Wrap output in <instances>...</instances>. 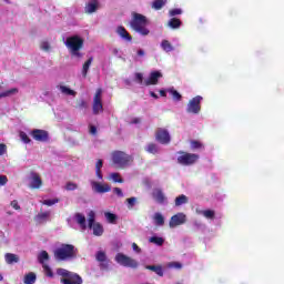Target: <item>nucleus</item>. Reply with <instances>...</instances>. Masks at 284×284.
<instances>
[{"label":"nucleus","mask_w":284,"mask_h":284,"mask_svg":"<svg viewBox=\"0 0 284 284\" xmlns=\"http://www.w3.org/2000/svg\"><path fill=\"white\" fill-rule=\"evenodd\" d=\"M63 43L65 48H68L71 57H74L75 59H82L83 53H81V50H83L85 41L81 36L73 34L68 37L67 39L63 38Z\"/></svg>","instance_id":"f257e3e1"},{"label":"nucleus","mask_w":284,"mask_h":284,"mask_svg":"<svg viewBox=\"0 0 284 284\" xmlns=\"http://www.w3.org/2000/svg\"><path fill=\"white\" fill-rule=\"evenodd\" d=\"M130 26L132 30H134L142 37H148V34H150V29H146L148 18L141 13H133Z\"/></svg>","instance_id":"f03ea898"},{"label":"nucleus","mask_w":284,"mask_h":284,"mask_svg":"<svg viewBox=\"0 0 284 284\" xmlns=\"http://www.w3.org/2000/svg\"><path fill=\"white\" fill-rule=\"evenodd\" d=\"M77 256L74 252V245L72 244H62L58 248L54 250V258L55 261H70Z\"/></svg>","instance_id":"7ed1b4c3"},{"label":"nucleus","mask_w":284,"mask_h":284,"mask_svg":"<svg viewBox=\"0 0 284 284\" xmlns=\"http://www.w3.org/2000/svg\"><path fill=\"white\" fill-rule=\"evenodd\" d=\"M133 158L132 155L123 152V151H115L112 153V162L116 165V168H128L132 163Z\"/></svg>","instance_id":"20e7f679"},{"label":"nucleus","mask_w":284,"mask_h":284,"mask_svg":"<svg viewBox=\"0 0 284 284\" xmlns=\"http://www.w3.org/2000/svg\"><path fill=\"white\" fill-rule=\"evenodd\" d=\"M58 276H63L64 278L61 280L63 284H82L83 280L77 273H72L65 268H58L57 270Z\"/></svg>","instance_id":"39448f33"},{"label":"nucleus","mask_w":284,"mask_h":284,"mask_svg":"<svg viewBox=\"0 0 284 284\" xmlns=\"http://www.w3.org/2000/svg\"><path fill=\"white\" fill-rule=\"evenodd\" d=\"M115 261L119 263V265H122L123 267H131L133 270H136V267H139V262H136V260L123 253H118L115 255Z\"/></svg>","instance_id":"423d86ee"},{"label":"nucleus","mask_w":284,"mask_h":284,"mask_svg":"<svg viewBox=\"0 0 284 284\" xmlns=\"http://www.w3.org/2000/svg\"><path fill=\"white\" fill-rule=\"evenodd\" d=\"M180 156H178V163L180 165H194L196 161H199L200 156L196 153H185V152H180Z\"/></svg>","instance_id":"0eeeda50"},{"label":"nucleus","mask_w":284,"mask_h":284,"mask_svg":"<svg viewBox=\"0 0 284 284\" xmlns=\"http://www.w3.org/2000/svg\"><path fill=\"white\" fill-rule=\"evenodd\" d=\"M95 213L94 211H90L88 213V225L90 230H93L94 236H103V225L94 222Z\"/></svg>","instance_id":"6e6552de"},{"label":"nucleus","mask_w":284,"mask_h":284,"mask_svg":"<svg viewBox=\"0 0 284 284\" xmlns=\"http://www.w3.org/2000/svg\"><path fill=\"white\" fill-rule=\"evenodd\" d=\"M89 183L92 192H94L95 194H105L112 191V186H110V184L108 183H102L95 180H90Z\"/></svg>","instance_id":"1a4fd4ad"},{"label":"nucleus","mask_w":284,"mask_h":284,"mask_svg":"<svg viewBox=\"0 0 284 284\" xmlns=\"http://www.w3.org/2000/svg\"><path fill=\"white\" fill-rule=\"evenodd\" d=\"M201 101H203L201 95L191 99L186 105V112L189 114H199L201 112Z\"/></svg>","instance_id":"9d476101"},{"label":"nucleus","mask_w":284,"mask_h":284,"mask_svg":"<svg viewBox=\"0 0 284 284\" xmlns=\"http://www.w3.org/2000/svg\"><path fill=\"white\" fill-rule=\"evenodd\" d=\"M102 94L103 90L98 89L93 98V114H100V112H103V102L101 100Z\"/></svg>","instance_id":"9b49d317"},{"label":"nucleus","mask_w":284,"mask_h":284,"mask_svg":"<svg viewBox=\"0 0 284 284\" xmlns=\"http://www.w3.org/2000/svg\"><path fill=\"white\" fill-rule=\"evenodd\" d=\"M43 185V180L37 172H31L29 175V187L31 190H39Z\"/></svg>","instance_id":"f8f14e48"},{"label":"nucleus","mask_w":284,"mask_h":284,"mask_svg":"<svg viewBox=\"0 0 284 284\" xmlns=\"http://www.w3.org/2000/svg\"><path fill=\"white\" fill-rule=\"evenodd\" d=\"M155 139L162 145H168L172 141L170 132L165 129H159L155 133Z\"/></svg>","instance_id":"ddd939ff"},{"label":"nucleus","mask_w":284,"mask_h":284,"mask_svg":"<svg viewBox=\"0 0 284 284\" xmlns=\"http://www.w3.org/2000/svg\"><path fill=\"white\" fill-rule=\"evenodd\" d=\"M187 222V216L184 213H178L173 215L169 222L170 227H179Z\"/></svg>","instance_id":"4468645a"},{"label":"nucleus","mask_w":284,"mask_h":284,"mask_svg":"<svg viewBox=\"0 0 284 284\" xmlns=\"http://www.w3.org/2000/svg\"><path fill=\"white\" fill-rule=\"evenodd\" d=\"M30 135L34 141H38L40 143H45L49 139L48 131L41 130V129H34L30 132Z\"/></svg>","instance_id":"2eb2a0df"},{"label":"nucleus","mask_w":284,"mask_h":284,"mask_svg":"<svg viewBox=\"0 0 284 284\" xmlns=\"http://www.w3.org/2000/svg\"><path fill=\"white\" fill-rule=\"evenodd\" d=\"M159 79H163V73L161 71H152L149 78L144 80V85H158Z\"/></svg>","instance_id":"dca6fc26"},{"label":"nucleus","mask_w":284,"mask_h":284,"mask_svg":"<svg viewBox=\"0 0 284 284\" xmlns=\"http://www.w3.org/2000/svg\"><path fill=\"white\" fill-rule=\"evenodd\" d=\"M98 10H101V1L99 0H89L84 7L87 14H94Z\"/></svg>","instance_id":"f3484780"},{"label":"nucleus","mask_w":284,"mask_h":284,"mask_svg":"<svg viewBox=\"0 0 284 284\" xmlns=\"http://www.w3.org/2000/svg\"><path fill=\"white\" fill-rule=\"evenodd\" d=\"M95 258L100 263V267H102V270H106L109 261H108V255H105V252L99 251L95 254Z\"/></svg>","instance_id":"a211bd4d"},{"label":"nucleus","mask_w":284,"mask_h":284,"mask_svg":"<svg viewBox=\"0 0 284 284\" xmlns=\"http://www.w3.org/2000/svg\"><path fill=\"white\" fill-rule=\"evenodd\" d=\"M73 221H75V223H78V225L81 227L82 232H85V230H88L85 215H83L81 213H75L73 216Z\"/></svg>","instance_id":"6ab92c4d"},{"label":"nucleus","mask_w":284,"mask_h":284,"mask_svg":"<svg viewBox=\"0 0 284 284\" xmlns=\"http://www.w3.org/2000/svg\"><path fill=\"white\" fill-rule=\"evenodd\" d=\"M0 90H3V87H1V84H0ZM17 94H19V89L12 88V89L0 92V99H8L10 97H17Z\"/></svg>","instance_id":"aec40b11"},{"label":"nucleus","mask_w":284,"mask_h":284,"mask_svg":"<svg viewBox=\"0 0 284 284\" xmlns=\"http://www.w3.org/2000/svg\"><path fill=\"white\" fill-rule=\"evenodd\" d=\"M34 221L39 223V225L48 223V221H50V211L39 213L36 215Z\"/></svg>","instance_id":"412c9836"},{"label":"nucleus","mask_w":284,"mask_h":284,"mask_svg":"<svg viewBox=\"0 0 284 284\" xmlns=\"http://www.w3.org/2000/svg\"><path fill=\"white\" fill-rule=\"evenodd\" d=\"M195 214L200 216H204L205 219H214V211L213 210H203L201 207L195 209Z\"/></svg>","instance_id":"4be33fe9"},{"label":"nucleus","mask_w":284,"mask_h":284,"mask_svg":"<svg viewBox=\"0 0 284 284\" xmlns=\"http://www.w3.org/2000/svg\"><path fill=\"white\" fill-rule=\"evenodd\" d=\"M58 90L61 94H64V97H77V91L70 89V87L59 85Z\"/></svg>","instance_id":"5701e85b"},{"label":"nucleus","mask_w":284,"mask_h":284,"mask_svg":"<svg viewBox=\"0 0 284 284\" xmlns=\"http://www.w3.org/2000/svg\"><path fill=\"white\" fill-rule=\"evenodd\" d=\"M116 34L121 37L124 41H132V36L123 27H118Z\"/></svg>","instance_id":"b1692460"},{"label":"nucleus","mask_w":284,"mask_h":284,"mask_svg":"<svg viewBox=\"0 0 284 284\" xmlns=\"http://www.w3.org/2000/svg\"><path fill=\"white\" fill-rule=\"evenodd\" d=\"M144 150L149 154H159L161 152V148L155 143H149Z\"/></svg>","instance_id":"393cba45"},{"label":"nucleus","mask_w":284,"mask_h":284,"mask_svg":"<svg viewBox=\"0 0 284 284\" xmlns=\"http://www.w3.org/2000/svg\"><path fill=\"white\" fill-rule=\"evenodd\" d=\"M4 261L8 263V265H12L14 263H19V255L14 253H7L4 255Z\"/></svg>","instance_id":"a878e982"},{"label":"nucleus","mask_w":284,"mask_h":284,"mask_svg":"<svg viewBox=\"0 0 284 284\" xmlns=\"http://www.w3.org/2000/svg\"><path fill=\"white\" fill-rule=\"evenodd\" d=\"M103 168V160H98L95 163V176L99 181H103V172L101 171Z\"/></svg>","instance_id":"bb28decb"},{"label":"nucleus","mask_w":284,"mask_h":284,"mask_svg":"<svg viewBox=\"0 0 284 284\" xmlns=\"http://www.w3.org/2000/svg\"><path fill=\"white\" fill-rule=\"evenodd\" d=\"M153 199H155L158 203H163L165 201V194H163V191H161V189H155L153 191Z\"/></svg>","instance_id":"cd10ccee"},{"label":"nucleus","mask_w":284,"mask_h":284,"mask_svg":"<svg viewBox=\"0 0 284 284\" xmlns=\"http://www.w3.org/2000/svg\"><path fill=\"white\" fill-rule=\"evenodd\" d=\"M189 202H190V199L185 194H182V195L175 197V206L176 207H181V205H185Z\"/></svg>","instance_id":"c85d7f7f"},{"label":"nucleus","mask_w":284,"mask_h":284,"mask_svg":"<svg viewBox=\"0 0 284 284\" xmlns=\"http://www.w3.org/2000/svg\"><path fill=\"white\" fill-rule=\"evenodd\" d=\"M153 221L159 227L165 225V217H163V214L161 213H154Z\"/></svg>","instance_id":"c756f323"},{"label":"nucleus","mask_w":284,"mask_h":284,"mask_svg":"<svg viewBox=\"0 0 284 284\" xmlns=\"http://www.w3.org/2000/svg\"><path fill=\"white\" fill-rule=\"evenodd\" d=\"M160 48H162L164 52H174V47L168 40H162Z\"/></svg>","instance_id":"7c9ffc66"},{"label":"nucleus","mask_w":284,"mask_h":284,"mask_svg":"<svg viewBox=\"0 0 284 284\" xmlns=\"http://www.w3.org/2000/svg\"><path fill=\"white\" fill-rule=\"evenodd\" d=\"M23 283H24V284H34V283H37V274H34L33 272L28 273V274L24 276Z\"/></svg>","instance_id":"2f4dec72"},{"label":"nucleus","mask_w":284,"mask_h":284,"mask_svg":"<svg viewBox=\"0 0 284 284\" xmlns=\"http://www.w3.org/2000/svg\"><path fill=\"white\" fill-rule=\"evenodd\" d=\"M92 61H94V59L93 58H89L85 62H84V64H83V67H82V77H88V71L90 70V65H92Z\"/></svg>","instance_id":"473e14b6"},{"label":"nucleus","mask_w":284,"mask_h":284,"mask_svg":"<svg viewBox=\"0 0 284 284\" xmlns=\"http://www.w3.org/2000/svg\"><path fill=\"white\" fill-rule=\"evenodd\" d=\"M38 261L43 266L45 265V261H50V255L45 251H42L38 255Z\"/></svg>","instance_id":"72a5a7b5"},{"label":"nucleus","mask_w":284,"mask_h":284,"mask_svg":"<svg viewBox=\"0 0 284 284\" xmlns=\"http://www.w3.org/2000/svg\"><path fill=\"white\" fill-rule=\"evenodd\" d=\"M168 26L169 28H172V30H179V28H181V21L176 18H173L169 20Z\"/></svg>","instance_id":"f704fd0d"},{"label":"nucleus","mask_w":284,"mask_h":284,"mask_svg":"<svg viewBox=\"0 0 284 284\" xmlns=\"http://www.w3.org/2000/svg\"><path fill=\"white\" fill-rule=\"evenodd\" d=\"M165 3H168V0H154L152 2L153 10H161Z\"/></svg>","instance_id":"c9c22d12"},{"label":"nucleus","mask_w":284,"mask_h":284,"mask_svg":"<svg viewBox=\"0 0 284 284\" xmlns=\"http://www.w3.org/2000/svg\"><path fill=\"white\" fill-rule=\"evenodd\" d=\"M109 181H113V183H123V179L119 173H111L109 174Z\"/></svg>","instance_id":"e433bc0d"},{"label":"nucleus","mask_w":284,"mask_h":284,"mask_svg":"<svg viewBox=\"0 0 284 284\" xmlns=\"http://www.w3.org/2000/svg\"><path fill=\"white\" fill-rule=\"evenodd\" d=\"M146 270H151V272H155L158 276H163V268L161 266L148 265Z\"/></svg>","instance_id":"4c0bfd02"},{"label":"nucleus","mask_w":284,"mask_h":284,"mask_svg":"<svg viewBox=\"0 0 284 284\" xmlns=\"http://www.w3.org/2000/svg\"><path fill=\"white\" fill-rule=\"evenodd\" d=\"M104 216H105L108 223H112V224L116 223V219H118L116 214L110 213V212H105Z\"/></svg>","instance_id":"58836bf2"},{"label":"nucleus","mask_w":284,"mask_h":284,"mask_svg":"<svg viewBox=\"0 0 284 284\" xmlns=\"http://www.w3.org/2000/svg\"><path fill=\"white\" fill-rule=\"evenodd\" d=\"M149 241L151 243H153L154 245H159V246H161V245H163V243H165V240L163 237H159V236H152L149 239Z\"/></svg>","instance_id":"ea45409f"},{"label":"nucleus","mask_w":284,"mask_h":284,"mask_svg":"<svg viewBox=\"0 0 284 284\" xmlns=\"http://www.w3.org/2000/svg\"><path fill=\"white\" fill-rule=\"evenodd\" d=\"M64 190H67V192H74V190H79V184L74 182H67Z\"/></svg>","instance_id":"a19ab883"},{"label":"nucleus","mask_w":284,"mask_h":284,"mask_svg":"<svg viewBox=\"0 0 284 284\" xmlns=\"http://www.w3.org/2000/svg\"><path fill=\"white\" fill-rule=\"evenodd\" d=\"M40 50H43V52H51L52 45L48 41H42L40 43Z\"/></svg>","instance_id":"79ce46f5"},{"label":"nucleus","mask_w":284,"mask_h":284,"mask_svg":"<svg viewBox=\"0 0 284 284\" xmlns=\"http://www.w3.org/2000/svg\"><path fill=\"white\" fill-rule=\"evenodd\" d=\"M59 203V199L43 200L42 205H48V207H52V205H57Z\"/></svg>","instance_id":"37998d69"},{"label":"nucleus","mask_w":284,"mask_h":284,"mask_svg":"<svg viewBox=\"0 0 284 284\" xmlns=\"http://www.w3.org/2000/svg\"><path fill=\"white\" fill-rule=\"evenodd\" d=\"M42 267H43V272H44L45 276H49V278H52V276H54L52 268H50V266L48 264H43Z\"/></svg>","instance_id":"c03bdc74"},{"label":"nucleus","mask_w":284,"mask_h":284,"mask_svg":"<svg viewBox=\"0 0 284 284\" xmlns=\"http://www.w3.org/2000/svg\"><path fill=\"white\" fill-rule=\"evenodd\" d=\"M135 83H139V85H145V80H143V73H135Z\"/></svg>","instance_id":"a18cd8bd"},{"label":"nucleus","mask_w":284,"mask_h":284,"mask_svg":"<svg viewBox=\"0 0 284 284\" xmlns=\"http://www.w3.org/2000/svg\"><path fill=\"white\" fill-rule=\"evenodd\" d=\"M168 92H170V94H172V97L175 101H181V93H179V91H176L174 89H169Z\"/></svg>","instance_id":"49530a36"},{"label":"nucleus","mask_w":284,"mask_h":284,"mask_svg":"<svg viewBox=\"0 0 284 284\" xmlns=\"http://www.w3.org/2000/svg\"><path fill=\"white\" fill-rule=\"evenodd\" d=\"M19 136H20L21 141L24 142L26 144L30 143V141H31L30 138L28 136V133H26L23 131H21L19 133Z\"/></svg>","instance_id":"de8ad7c7"},{"label":"nucleus","mask_w":284,"mask_h":284,"mask_svg":"<svg viewBox=\"0 0 284 284\" xmlns=\"http://www.w3.org/2000/svg\"><path fill=\"white\" fill-rule=\"evenodd\" d=\"M128 209L132 210L136 205V197H129L126 199Z\"/></svg>","instance_id":"09e8293b"},{"label":"nucleus","mask_w":284,"mask_h":284,"mask_svg":"<svg viewBox=\"0 0 284 284\" xmlns=\"http://www.w3.org/2000/svg\"><path fill=\"white\" fill-rule=\"evenodd\" d=\"M201 148H203V144L201 142H199V141H192L191 142V149L192 150H199Z\"/></svg>","instance_id":"8fccbe9b"},{"label":"nucleus","mask_w":284,"mask_h":284,"mask_svg":"<svg viewBox=\"0 0 284 284\" xmlns=\"http://www.w3.org/2000/svg\"><path fill=\"white\" fill-rule=\"evenodd\" d=\"M170 17H176L178 14H183V10L181 9H172L169 11Z\"/></svg>","instance_id":"3c124183"},{"label":"nucleus","mask_w":284,"mask_h":284,"mask_svg":"<svg viewBox=\"0 0 284 284\" xmlns=\"http://www.w3.org/2000/svg\"><path fill=\"white\" fill-rule=\"evenodd\" d=\"M193 227H195V230H203L205 227V224H203L201 221H194Z\"/></svg>","instance_id":"603ef678"},{"label":"nucleus","mask_w":284,"mask_h":284,"mask_svg":"<svg viewBox=\"0 0 284 284\" xmlns=\"http://www.w3.org/2000/svg\"><path fill=\"white\" fill-rule=\"evenodd\" d=\"M3 185H8V176L7 175H0V187H3Z\"/></svg>","instance_id":"864d4df0"},{"label":"nucleus","mask_w":284,"mask_h":284,"mask_svg":"<svg viewBox=\"0 0 284 284\" xmlns=\"http://www.w3.org/2000/svg\"><path fill=\"white\" fill-rule=\"evenodd\" d=\"M113 194H116L120 199H123V191L120 187H114L113 189Z\"/></svg>","instance_id":"5fc2aeb1"},{"label":"nucleus","mask_w":284,"mask_h":284,"mask_svg":"<svg viewBox=\"0 0 284 284\" xmlns=\"http://www.w3.org/2000/svg\"><path fill=\"white\" fill-rule=\"evenodd\" d=\"M169 267H174L175 270H181V267H183V264H181L179 262H172L169 264Z\"/></svg>","instance_id":"6e6d98bb"},{"label":"nucleus","mask_w":284,"mask_h":284,"mask_svg":"<svg viewBox=\"0 0 284 284\" xmlns=\"http://www.w3.org/2000/svg\"><path fill=\"white\" fill-rule=\"evenodd\" d=\"M8 151V146L6 144L0 143V156H3V154Z\"/></svg>","instance_id":"4d7b16f0"},{"label":"nucleus","mask_w":284,"mask_h":284,"mask_svg":"<svg viewBox=\"0 0 284 284\" xmlns=\"http://www.w3.org/2000/svg\"><path fill=\"white\" fill-rule=\"evenodd\" d=\"M11 207H13V210H21V206L17 200L11 201Z\"/></svg>","instance_id":"13d9d810"},{"label":"nucleus","mask_w":284,"mask_h":284,"mask_svg":"<svg viewBox=\"0 0 284 284\" xmlns=\"http://www.w3.org/2000/svg\"><path fill=\"white\" fill-rule=\"evenodd\" d=\"M79 108L80 110H85L88 108V102H85L84 100H81L79 103Z\"/></svg>","instance_id":"bf43d9fd"},{"label":"nucleus","mask_w":284,"mask_h":284,"mask_svg":"<svg viewBox=\"0 0 284 284\" xmlns=\"http://www.w3.org/2000/svg\"><path fill=\"white\" fill-rule=\"evenodd\" d=\"M90 134H92L93 136L97 134V126L94 125H90Z\"/></svg>","instance_id":"052dcab7"},{"label":"nucleus","mask_w":284,"mask_h":284,"mask_svg":"<svg viewBox=\"0 0 284 284\" xmlns=\"http://www.w3.org/2000/svg\"><path fill=\"white\" fill-rule=\"evenodd\" d=\"M132 247H133V252H136L138 254L141 253V248L139 247V245H136V243H133Z\"/></svg>","instance_id":"680f3d73"},{"label":"nucleus","mask_w":284,"mask_h":284,"mask_svg":"<svg viewBox=\"0 0 284 284\" xmlns=\"http://www.w3.org/2000/svg\"><path fill=\"white\" fill-rule=\"evenodd\" d=\"M138 57H145V51L143 49L138 50Z\"/></svg>","instance_id":"e2e57ef3"},{"label":"nucleus","mask_w":284,"mask_h":284,"mask_svg":"<svg viewBox=\"0 0 284 284\" xmlns=\"http://www.w3.org/2000/svg\"><path fill=\"white\" fill-rule=\"evenodd\" d=\"M150 97H152L153 99H159V95H156V93H154V91L150 92Z\"/></svg>","instance_id":"0e129e2a"},{"label":"nucleus","mask_w":284,"mask_h":284,"mask_svg":"<svg viewBox=\"0 0 284 284\" xmlns=\"http://www.w3.org/2000/svg\"><path fill=\"white\" fill-rule=\"evenodd\" d=\"M161 97H166L165 90H160Z\"/></svg>","instance_id":"69168bd1"},{"label":"nucleus","mask_w":284,"mask_h":284,"mask_svg":"<svg viewBox=\"0 0 284 284\" xmlns=\"http://www.w3.org/2000/svg\"><path fill=\"white\" fill-rule=\"evenodd\" d=\"M3 1L4 3H8V4L12 3L10 0H3Z\"/></svg>","instance_id":"338daca9"},{"label":"nucleus","mask_w":284,"mask_h":284,"mask_svg":"<svg viewBox=\"0 0 284 284\" xmlns=\"http://www.w3.org/2000/svg\"><path fill=\"white\" fill-rule=\"evenodd\" d=\"M113 52H114L115 54H119V50H118V49H114Z\"/></svg>","instance_id":"774afa93"}]
</instances>
